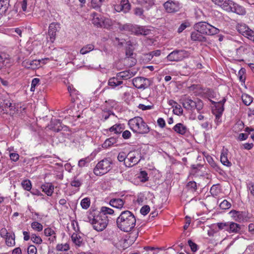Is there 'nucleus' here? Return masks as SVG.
<instances>
[{
    "mask_svg": "<svg viewBox=\"0 0 254 254\" xmlns=\"http://www.w3.org/2000/svg\"><path fill=\"white\" fill-rule=\"evenodd\" d=\"M88 219L94 229L98 232L103 231L107 227L109 222L107 216H102L98 211L95 210L90 213Z\"/></svg>",
    "mask_w": 254,
    "mask_h": 254,
    "instance_id": "obj_2",
    "label": "nucleus"
},
{
    "mask_svg": "<svg viewBox=\"0 0 254 254\" xmlns=\"http://www.w3.org/2000/svg\"><path fill=\"white\" fill-rule=\"evenodd\" d=\"M53 130L58 132L62 130L67 131L68 130V128L67 126L62 125L59 120H55L54 126L53 127Z\"/></svg>",
    "mask_w": 254,
    "mask_h": 254,
    "instance_id": "obj_25",
    "label": "nucleus"
},
{
    "mask_svg": "<svg viewBox=\"0 0 254 254\" xmlns=\"http://www.w3.org/2000/svg\"><path fill=\"white\" fill-rule=\"evenodd\" d=\"M207 160L209 164L211 165V167H212L213 168L217 170L218 169V166L216 165L215 162L213 161L212 158L211 157H207Z\"/></svg>",
    "mask_w": 254,
    "mask_h": 254,
    "instance_id": "obj_63",
    "label": "nucleus"
},
{
    "mask_svg": "<svg viewBox=\"0 0 254 254\" xmlns=\"http://www.w3.org/2000/svg\"><path fill=\"white\" fill-rule=\"evenodd\" d=\"M17 111L15 104L12 103L8 99L0 97V114H6L13 116Z\"/></svg>",
    "mask_w": 254,
    "mask_h": 254,
    "instance_id": "obj_5",
    "label": "nucleus"
},
{
    "mask_svg": "<svg viewBox=\"0 0 254 254\" xmlns=\"http://www.w3.org/2000/svg\"><path fill=\"white\" fill-rule=\"evenodd\" d=\"M98 213L102 216H107V215H113L114 213V210L111 208L102 206L100 208V210L98 211Z\"/></svg>",
    "mask_w": 254,
    "mask_h": 254,
    "instance_id": "obj_33",
    "label": "nucleus"
},
{
    "mask_svg": "<svg viewBox=\"0 0 254 254\" xmlns=\"http://www.w3.org/2000/svg\"><path fill=\"white\" fill-rule=\"evenodd\" d=\"M123 83V81L117 78V76L116 75V77H111L109 79L108 84L112 89H115L118 86L122 84Z\"/></svg>",
    "mask_w": 254,
    "mask_h": 254,
    "instance_id": "obj_26",
    "label": "nucleus"
},
{
    "mask_svg": "<svg viewBox=\"0 0 254 254\" xmlns=\"http://www.w3.org/2000/svg\"><path fill=\"white\" fill-rule=\"evenodd\" d=\"M31 241L35 244L40 245L42 244L43 241L41 238L36 235L35 234H32L31 236Z\"/></svg>",
    "mask_w": 254,
    "mask_h": 254,
    "instance_id": "obj_45",
    "label": "nucleus"
},
{
    "mask_svg": "<svg viewBox=\"0 0 254 254\" xmlns=\"http://www.w3.org/2000/svg\"><path fill=\"white\" fill-rule=\"evenodd\" d=\"M163 5L167 12L173 13L179 10L180 4L178 1L169 0L165 2Z\"/></svg>",
    "mask_w": 254,
    "mask_h": 254,
    "instance_id": "obj_15",
    "label": "nucleus"
},
{
    "mask_svg": "<svg viewBox=\"0 0 254 254\" xmlns=\"http://www.w3.org/2000/svg\"><path fill=\"white\" fill-rule=\"evenodd\" d=\"M72 241L76 245L79 246L81 243L80 240V237L76 234L74 233L71 236Z\"/></svg>",
    "mask_w": 254,
    "mask_h": 254,
    "instance_id": "obj_53",
    "label": "nucleus"
},
{
    "mask_svg": "<svg viewBox=\"0 0 254 254\" xmlns=\"http://www.w3.org/2000/svg\"><path fill=\"white\" fill-rule=\"evenodd\" d=\"M233 1L230 0H223L221 2L220 6L223 9L230 12L232 10L231 5L233 3Z\"/></svg>",
    "mask_w": 254,
    "mask_h": 254,
    "instance_id": "obj_32",
    "label": "nucleus"
},
{
    "mask_svg": "<svg viewBox=\"0 0 254 254\" xmlns=\"http://www.w3.org/2000/svg\"><path fill=\"white\" fill-rule=\"evenodd\" d=\"M144 10L142 8L140 7H136L134 9V13L136 16H138L141 17L142 15H143Z\"/></svg>",
    "mask_w": 254,
    "mask_h": 254,
    "instance_id": "obj_64",
    "label": "nucleus"
},
{
    "mask_svg": "<svg viewBox=\"0 0 254 254\" xmlns=\"http://www.w3.org/2000/svg\"><path fill=\"white\" fill-rule=\"evenodd\" d=\"M82 184L81 180L78 179L77 177H74L73 180L71 181L70 185L72 187L76 188L79 187Z\"/></svg>",
    "mask_w": 254,
    "mask_h": 254,
    "instance_id": "obj_51",
    "label": "nucleus"
},
{
    "mask_svg": "<svg viewBox=\"0 0 254 254\" xmlns=\"http://www.w3.org/2000/svg\"><path fill=\"white\" fill-rule=\"evenodd\" d=\"M133 34L135 35H147L150 33V30L144 26L134 25L133 29Z\"/></svg>",
    "mask_w": 254,
    "mask_h": 254,
    "instance_id": "obj_16",
    "label": "nucleus"
},
{
    "mask_svg": "<svg viewBox=\"0 0 254 254\" xmlns=\"http://www.w3.org/2000/svg\"><path fill=\"white\" fill-rule=\"evenodd\" d=\"M193 28L195 30L198 31L201 34L207 35H213L219 32V30L218 28L204 21L195 23Z\"/></svg>",
    "mask_w": 254,
    "mask_h": 254,
    "instance_id": "obj_4",
    "label": "nucleus"
},
{
    "mask_svg": "<svg viewBox=\"0 0 254 254\" xmlns=\"http://www.w3.org/2000/svg\"><path fill=\"white\" fill-rule=\"evenodd\" d=\"M228 150L223 149L221 154L220 161L225 166L230 167L232 163L228 159Z\"/></svg>",
    "mask_w": 254,
    "mask_h": 254,
    "instance_id": "obj_23",
    "label": "nucleus"
},
{
    "mask_svg": "<svg viewBox=\"0 0 254 254\" xmlns=\"http://www.w3.org/2000/svg\"><path fill=\"white\" fill-rule=\"evenodd\" d=\"M117 142V139L115 137H110L107 139L102 145L104 148H108Z\"/></svg>",
    "mask_w": 254,
    "mask_h": 254,
    "instance_id": "obj_36",
    "label": "nucleus"
},
{
    "mask_svg": "<svg viewBox=\"0 0 254 254\" xmlns=\"http://www.w3.org/2000/svg\"><path fill=\"white\" fill-rule=\"evenodd\" d=\"M248 51V46H241L238 48L236 49V58L237 60L239 61H243L242 59L240 58L242 57V55L244 54H246Z\"/></svg>",
    "mask_w": 254,
    "mask_h": 254,
    "instance_id": "obj_24",
    "label": "nucleus"
},
{
    "mask_svg": "<svg viewBox=\"0 0 254 254\" xmlns=\"http://www.w3.org/2000/svg\"><path fill=\"white\" fill-rule=\"evenodd\" d=\"M188 244L192 252H195L197 251L198 246L195 243H193L191 240H189L188 241Z\"/></svg>",
    "mask_w": 254,
    "mask_h": 254,
    "instance_id": "obj_59",
    "label": "nucleus"
},
{
    "mask_svg": "<svg viewBox=\"0 0 254 254\" xmlns=\"http://www.w3.org/2000/svg\"><path fill=\"white\" fill-rule=\"evenodd\" d=\"M140 150H134L130 151L127 154V160L129 163L125 162V165L127 167H131L137 164L142 159H143Z\"/></svg>",
    "mask_w": 254,
    "mask_h": 254,
    "instance_id": "obj_8",
    "label": "nucleus"
},
{
    "mask_svg": "<svg viewBox=\"0 0 254 254\" xmlns=\"http://www.w3.org/2000/svg\"><path fill=\"white\" fill-rule=\"evenodd\" d=\"M220 190L217 185H213L211 187L210 192L213 196H217L219 193Z\"/></svg>",
    "mask_w": 254,
    "mask_h": 254,
    "instance_id": "obj_50",
    "label": "nucleus"
},
{
    "mask_svg": "<svg viewBox=\"0 0 254 254\" xmlns=\"http://www.w3.org/2000/svg\"><path fill=\"white\" fill-rule=\"evenodd\" d=\"M94 49V46L93 44H88L83 47L80 51V53L82 55H85L92 51Z\"/></svg>",
    "mask_w": 254,
    "mask_h": 254,
    "instance_id": "obj_35",
    "label": "nucleus"
},
{
    "mask_svg": "<svg viewBox=\"0 0 254 254\" xmlns=\"http://www.w3.org/2000/svg\"><path fill=\"white\" fill-rule=\"evenodd\" d=\"M116 224L118 228L121 231L128 232L135 227L136 218L131 211L125 210L117 218Z\"/></svg>",
    "mask_w": 254,
    "mask_h": 254,
    "instance_id": "obj_1",
    "label": "nucleus"
},
{
    "mask_svg": "<svg viewBox=\"0 0 254 254\" xmlns=\"http://www.w3.org/2000/svg\"><path fill=\"white\" fill-rule=\"evenodd\" d=\"M213 103H215V102H213ZM216 104H217L215 106L216 109L213 111V113L215 112L219 113L220 114H222L224 109L223 105H221L219 103H216Z\"/></svg>",
    "mask_w": 254,
    "mask_h": 254,
    "instance_id": "obj_55",
    "label": "nucleus"
},
{
    "mask_svg": "<svg viewBox=\"0 0 254 254\" xmlns=\"http://www.w3.org/2000/svg\"><path fill=\"white\" fill-rule=\"evenodd\" d=\"M105 0H91V6L94 9H100Z\"/></svg>",
    "mask_w": 254,
    "mask_h": 254,
    "instance_id": "obj_38",
    "label": "nucleus"
},
{
    "mask_svg": "<svg viewBox=\"0 0 254 254\" xmlns=\"http://www.w3.org/2000/svg\"><path fill=\"white\" fill-rule=\"evenodd\" d=\"M183 107L187 110L193 111L196 109L198 113L202 109L203 103L198 99L192 100L190 98H186L183 103Z\"/></svg>",
    "mask_w": 254,
    "mask_h": 254,
    "instance_id": "obj_7",
    "label": "nucleus"
},
{
    "mask_svg": "<svg viewBox=\"0 0 254 254\" xmlns=\"http://www.w3.org/2000/svg\"><path fill=\"white\" fill-rule=\"evenodd\" d=\"M155 4V0H146L144 6L147 10H149Z\"/></svg>",
    "mask_w": 254,
    "mask_h": 254,
    "instance_id": "obj_58",
    "label": "nucleus"
},
{
    "mask_svg": "<svg viewBox=\"0 0 254 254\" xmlns=\"http://www.w3.org/2000/svg\"><path fill=\"white\" fill-rule=\"evenodd\" d=\"M231 206V204L227 200H224L220 203L219 206L222 209H229Z\"/></svg>",
    "mask_w": 254,
    "mask_h": 254,
    "instance_id": "obj_52",
    "label": "nucleus"
},
{
    "mask_svg": "<svg viewBox=\"0 0 254 254\" xmlns=\"http://www.w3.org/2000/svg\"><path fill=\"white\" fill-rule=\"evenodd\" d=\"M80 205L82 208L87 209L89 208L90 205V199L88 197H85L82 199L80 202Z\"/></svg>",
    "mask_w": 254,
    "mask_h": 254,
    "instance_id": "obj_41",
    "label": "nucleus"
},
{
    "mask_svg": "<svg viewBox=\"0 0 254 254\" xmlns=\"http://www.w3.org/2000/svg\"><path fill=\"white\" fill-rule=\"evenodd\" d=\"M118 160L120 162H125V160L126 159H127V154H126V153L124 152H121L119 153L118 156Z\"/></svg>",
    "mask_w": 254,
    "mask_h": 254,
    "instance_id": "obj_56",
    "label": "nucleus"
},
{
    "mask_svg": "<svg viewBox=\"0 0 254 254\" xmlns=\"http://www.w3.org/2000/svg\"><path fill=\"white\" fill-rule=\"evenodd\" d=\"M41 188L48 196H51L54 191V186L52 184L46 183L41 186Z\"/></svg>",
    "mask_w": 254,
    "mask_h": 254,
    "instance_id": "obj_30",
    "label": "nucleus"
},
{
    "mask_svg": "<svg viewBox=\"0 0 254 254\" xmlns=\"http://www.w3.org/2000/svg\"><path fill=\"white\" fill-rule=\"evenodd\" d=\"M238 32L245 37H247L251 29L245 24H238L236 26Z\"/></svg>",
    "mask_w": 254,
    "mask_h": 254,
    "instance_id": "obj_20",
    "label": "nucleus"
},
{
    "mask_svg": "<svg viewBox=\"0 0 254 254\" xmlns=\"http://www.w3.org/2000/svg\"><path fill=\"white\" fill-rule=\"evenodd\" d=\"M231 7L232 10L230 12H234L239 15H244L246 13L245 8L243 6L235 3L234 1L231 5Z\"/></svg>",
    "mask_w": 254,
    "mask_h": 254,
    "instance_id": "obj_22",
    "label": "nucleus"
},
{
    "mask_svg": "<svg viewBox=\"0 0 254 254\" xmlns=\"http://www.w3.org/2000/svg\"><path fill=\"white\" fill-rule=\"evenodd\" d=\"M112 163L110 158H105L99 161L94 169V173L96 176H102L111 169Z\"/></svg>",
    "mask_w": 254,
    "mask_h": 254,
    "instance_id": "obj_6",
    "label": "nucleus"
},
{
    "mask_svg": "<svg viewBox=\"0 0 254 254\" xmlns=\"http://www.w3.org/2000/svg\"><path fill=\"white\" fill-rule=\"evenodd\" d=\"M242 99L244 104L246 106L250 105L253 102V98L247 94H242Z\"/></svg>",
    "mask_w": 254,
    "mask_h": 254,
    "instance_id": "obj_39",
    "label": "nucleus"
},
{
    "mask_svg": "<svg viewBox=\"0 0 254 254\" xmlns=\"http://www.w3.org/2000/svg\"><path fill=\"white\" fill-rule=\"evenodd\" d=\"M191 39L193 41L205 42L206 38L199 31L195 30L191 33Z\"/></svg>",
    "mask_w": 254,
    "mask_h": 254,
    "instance_id": "obj_21",
    "label": "nucleus"
},
{
    "mask_svg": "<svg viewBox=\"0 0 254 254\" xmlns=\"http://www.w3.org/2000/svg\"><path fill=\"white\" fill-rule=\"evenodd\" d=\"M21 186L23 189L27 191H30L32 189L31 182L29 180H24L21 182Z\"/></svg>",
    "mask_w": 254,
    "mask_h": 254,
    "instance_id": "obj_40",
    "label": "nucleus"
},
{
    "mask_svg": "<svg viewBox=\"0 0 254 254\" xmlns=\"http://www.w3.org/2000/svg\"><path fill=\"white\" fill-rule=\"evenodd\" d=\"M128 125L135 133L143 134L148 133L150 131V127L140 117H135L129 120Z\"/></svg>",
    "mask_w": 254,
    "mask_h": 254,
    "instance_id": "obj_3",
    "label": "nucleus"
},
{
    "mask_svg": "<svg viewBox=\"0 0 254 254\" xmlns=\"http://www.w3.org/2000/svg\"><path fill=\"white\" fill-rule=\"evenodd\" d=\"M138 178L140 179L141 182L144 183L148 180V177L147 172L145 171H140Z\"/></svg>",
    "mask_w": 254,
    "mask_h": 254,
    "instance_id": "obj_44",
    "label": "nucleus"
},
{
    "mask_svg": "<svg viewBox=\"0 0 254 254\" xmlns=\"http://www.w3.org/2000/svg\"><path fill=\"white\" fill-rule=\"evenodd\" d=\"M67 89L71 96H72L74 95H77L78 94V91H77L72 85L68 86Z\"/></svg>",
    "mask_w": 254,
    "mask_h": 254,
    "instance_id": "obj_61",
    "label": "nucleus"
},
{
    "mask_svg": "<svg viewBox=\"0 0 254 254\" xmlns=\"http://www.w3.org/2000/svg\"><path fill=\"white\" fill-rule=\"evenodd\" d=\"M109 130L111 132L114 131L116 134L121 133L123 130L121 125H115L109 128Z\"/></svg>",
    "mask_w": 254,
    "mask_h": 254,
    "instance_id": "obj_42",
    "label": "nucleus"
},
{
    "mask_svg": "<svg viewBox=\"0 0 254 254\" xmlns=\"http://www.w3.org/2000/svg\"><path fill=\"white\" fill-rule=\"evenodd\" d=\"M135 73V72L128 70L120 72L118 73L116 75L117 76V78L119 79L120 80H127L133 77Z\"/></svg>",
    "mask_w": 254,
    "mask_h": 254,
    "instance_id": "obj_18",
    "label": "nucleus"
},
{
    "mask_svg": "<svg viewBox=\"0 0 254 254\" xmlns=\"http://www.w3.org/2000/svg\"><path fill=\"white\" fill-rule=\"evenodd\" d=\"M31 228L38 232H41L43 228V225L39 222H33L31 224Z\"/></svg>",
    "mask_w": 254,
    "mask_h": 254,
    "instance_id": "obj_43",
    "label": "nucleus"
},
{
    "mask_svg": "<svg viewBox=\"0 0 254 254\" xmlns=\"http://www.w3.org/2000/svg\"><path fill=\"white\" fill-rule=\"evenodd\" d=\"M173 129L177 133L182 135H186L189 131L187 126L182 123L177 124Z\"/></svg>",
    "mask_w": 254,
    "mask_h": 254,
    "instance_id": "obj_17",
    "label": "nucleus"
},
{
    "mask_svg": "<svg viewBox=\"0 0 254 254\" xmlns=\"http://www.w3.org/2000/svg\"><path fill=\"white\" fill-rule=\"evenodd\" d=\"M233 220L238 222L248 221L251 218L247 211H240L232 210L229 212Z\"/></svg>",
    "mask_w": 254,
    "mask_h": 254,
    "instance_id": "obj_10",
    "label": "nucleus"
},
{
    "mask_svg": "<svg viewBox=\"0 0 254 254\" xmlns=\"http://www.w3.org/2000/svg\"><path fill=\"white\" fill-rule=\"evenodd\" d=\"M132 84L134 86L138 89H144L150 86L151 81L148 78L137 77L132 79Z\"/></svg>",
    "mask_w": 254,
    "mask_h": 254,
    "instance_id": "obj_11",
    "label": "nucleus"
},
{
    "mask_svg": "<svg viewBox=\"0 0 254 254\" xmlns=\"http://www.w3.org/2000/svg\"><path fill=\"white\" fill-rule=\"evenodd\" d=\"M134 25H133L131 24H126L124 25H122L120 26L119 29L121 31H126L130 32L131 33H133Z\"/></svg>",
    "mask_w": 254,
    "mask_h": 254,
    "instance_id": "obj_37",
    "label": "nucleus"
},
{
    "mask_svg": "<svg viewBox=\"0 0 254 254\" xmlns=\"http://www.w3.org/2000/svg\"><path fill=\"white\" fill-rule=\"evenodd\" d=\"M121 9L124 12H127L130 8V4L128 0H122L121 1Z\"/></svg>",
    "mask_w": 254,
    "mask_h": 254,
    "instance_id": "obj_34",
    "label": "nucleus"
},
{
    "mask_svg": "<svg viewBox=\"0 0 254 254\" xmlns=\"http://www.w3.org/2000/svg\"><path fill=\"white\" fill-rule=\"evenodd\" d=\"M229 224V222L217 223V226L219 230H221L224 229L225 231L228 232Z\"/></svg>",
    "mask_w": 254,
    "mask_h": 254,
    "instance_id": "obj_47",
    "label": "nucleus"
},
{
    "mask_svg": "<svg viewBox=\"0 0 254 254\" xmlns=\"http://www.w3.org/2000/svg\"><path fill=\"white\" fill-rule=\"evenodd\" d=\"M246 72V70L244 68H241L238 72V76L240 80L242 82H245V77H244V75Z\"/></svg>",
    "mask_w": 254,
    "mask_h": 254,
    "instance_id": "obj_57",
    "label": "nucleus"
},
{
    "mask_svg": "<svg viewBox=\"0 0 254 254\" xmlns=\"http://www.w3.org/2000/svg\"><path fill=\"white\" fill-rule=\"evenodd\" d=\"M37 252V248L34 245H30L28 247L27 253L28 254H36Z\"/></svg>",
    "mask_w": 254,
    "mask_h": 254,
    "instance_id": "obj_60",
    "label": "nucleus"
},
{
    "mask_svg": "<svg viewBox=\"0 0 254 254\" xmlns=\"http://www.w3.org/2000/svg\"><path fill=\"white\" fill-rule=\"evenodd\" d=\"M40 79L38 78H34L32 79L31 85V89L30 90L31 91H34L35 89V87L37 85L39 84Z\"/></svg>",
    "mask_w": 254,
    "mask_h": 254,
    "instance_id": "obj_54",
    "label": "nucleus"
},
{
    "mask_svg": "<svg viewBox=\"0 0 254 254\" xmlns=\"http://www.w3.org/2000/svg\"><path fill=\"white\" fill-rule=\"evenodd\" d=\"M150 211V207L148 205H144L141 207L140 212L143 215H146Z\"/></svg>",
    "mask_w": 254,
    "mask_h": 254,
    "instance_id": "obj_62",
    "label": "nucleus"
},
{
    "mask_svg": "<svg viewBox=\"0 0 254 254\" xmlns=\"http://www.w3.org/2000/svg\"><path fill=\"white\" fill-rule=\"evenodd\" d=\"M241 229V225L234 222H229L228 231L230 233H238Z\"/></svg>",
    "mask_w": 254,
    "mask_h": 254,
    "instance_id": "obj_27",
    "label": "nucleus"
},
{
    "mask_svg": "<svg viewBox=\"0 0 254 254\" xmlns=\"http://www.w3.org/2000/svg\"><path fill=\"white\" fill-rule=\"evenodd\" d=\"M61 29L60 24L59 23L53 22L50 24L48 30V35L50 41L53 43L56 39V33Z\"/></svg>",
    "mask_w": 254,
    "mask_h": 254,
    "instance_id": "obj_13",
    "label": "nucleus"
},
{
    "mask_svg": "<svg viewBox=\"0 0 254 254\" xmlns=\"http://www.w3.org/2000/svg\"><path fill=\"white\" fill-rule=\"evenodd\" d=\"M90 162V159L88 157L82 158L78 161V166L81 168L86 166Z\"/></svg>",
    "mask_w": 254,
    "mask_h": 254,
    "instance_id": "obj_46",
    "label": "nucleus"
},
{
    "mask_svg": "<svg viewBox=\"0 0 254 254\" xmlns=\"http://www.w3.org/2000/svg\"><path fill=\"white\" fill-rule=\"evenodd\" d=\"M47 60V59H45ZM45 59L41 60H31L29 59L25 60L22 63V65L26 68L32 69H35L39 68L41 66V63L45 64L44 61Z\"/></svg>",
    "mask_w": 254,
    "mask_h": 254,
    "instance_id": "obj_12",
    "label": "nucleus"
},
{
    "mask_svg": "<svg viewBox=\"0 0 254 254\" xmlns=\"http://www.w3.org/2000/svg\"><path fill=\"white\" fill-rule=\"evenodd\" d=\"M4 238L5 240V244L7 246L12 247L15 245V235L13 232H10V234Z\"/></svg>",
    "mask_w": 254,
    "mask_h": 254,
    "instance_id": "obj_29",
    "label": "nucleus"
},
{
    "mask_svg": "<svg viewBox=\"0 0 254 254\" xmlns=\"http://www.w3.org/2000/svg\"><path fill=\"white\" fill-rule=\"evenodd\" d=\"M190 53L185 50H175L170 53L167 59L171 62H180L188 58Z\"/></svg>",
    "mask_w": 254,
    "mask_h": 254,
    "instance_id": "obj_9",
    "label": "nucleus"
},
{
    "mask_svg": "<svg viewBox=\"0 0 254 254\" xmlns=\"http://www.w3.org/2000/svg\"><path fill=\"white\" fill-rule=\"evenodd\" d=\"M187 188L192 191H195L197 190L196 183L194 181H190L187 185Z\"/></svg>",
    "mask_w": 254,
    "mask_h": 254,
    "instance_id": "obj_48",
    "label": "nucleus"
},
{
    "mask_svg": "<svg viewBox=\"0 0 254 254\" xmlns=\"http://www.w3.org/2000/svg\"><path fill=\"white\" fill-rule=\"evenodd\" d=\"M92 23L97 27H102L104 24L109 22V19H104L103 17L99 14L93 12L91 14Z\"/></svg>",
    "mask_w": 254,
    "mask_h": 254,
    "instance_id": "obj_14",
    "label": "nucleus"
},
{
    "mask_svg": "<svg viewBox=\"0 0 254 254\" xmlns=\"http://www.w3.org/2000/svg\"><path fill=\"white\" fill-rule=\"evenodd\" d=\"M9 0H0V19L9 5Z\"/></svg>",
    "mask_w": 254,
    "mask_h": 254,
    "instance_id": "obj_31",
    "label": "nucleus"
},
{
    "mask_svg": "<svg viewBox=\"0 0 254 254\" xmlns=\"http://www.w3.org/2000/svg\"><path fill=\"white\" fill-rule=\"evenodd\" d=\"M125 201L121 198H112L109 201V204L115 208L121 209L124 207Z\"/></svg>",
    "mask_w": 254,
    "mask_h": 254,
    "instance_id": "obj_19",
    "label": "nucleus"
},
{
    "mask_svg": "<svg viewBox=\"0 0 254 254\" xmlns=\"http://www.w3.org/2000/svg\"><path fill=\"white\" fill-rule=\"evenodd\" d=\"M173 113L178 116L182 115L183 113V110L181 105L177 104L173 109Z\"/></svg>",
    "mask_w": 254,
    "mask_h": 254,
    "instance_id": "obj_49",
    "label": "nucleus"
},
{
    "mask_svg": "<svg viewBox=\"0 0 254 254\" xmlns=\"http://www.w3.org/2000/svg\"><path fill=\"white\" fill-rule=\"evenodd\" d=\"M44 234L46 236L49 237L51 236V238L49 239V240L51 242H54L56 240L57 237L56 235V233L54 230H53L51 228H47L44 229Z\"/></svg>",
    "mask_w": 254,
    "mask_h": 254,
    "instance_id": "obj_28",
    "label": "nucleus"
}]
</instances>
